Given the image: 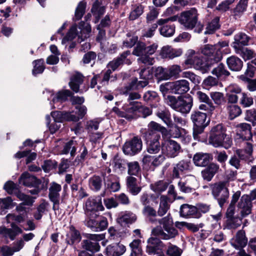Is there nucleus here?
<instances>
[{"instance_id": "39", "label": "nucleus", "mask_w": 256, "mask_h": 256, "mask_svg": "<svg viewBox=\"0 0 256 256\" xmlns=\"http://www.w3.org/2000/svg\"><path fill=\"white\" fill-rule=\"evenodd\" d=\"M91 12L96 18L95 23H97L102 16L104 14L105 7L102 5L100 2L96 0L92 4Z\"/></svg>"}, {"instance_id": "64", "label": "nucleus", "mask_w": 256, "mask_h": 256, "mask_svg": "<svg viewBox=\"0 0 256 256\" xmlns=\"http://www.w3.org/2000/svg\"><path fill=\"white\" fill-rule=\"evenodd\" d=\"M248 0H240L234 10L235 16L241 15L246 10Z\"/></svg>"}, {"instance_id": "40", "label": "nucleus", "mask_w": 256, "mask_h": 256, "mask_svg": "<svg viewBox=\"0 0 256 256\" xmlns=\"http://www.w3.org/2000/svg\"><path fill=\"white\" fill-rule=\"evenodd\" d=\"M126 186L128 190L134 196L137 195L141 190V188L138 185L137 179L132 176L127 177Z\"/></svg>"}, {"instance_id": "44", "label": "nucleus", "mask_w": 256, "mask_h": 256, "mask_svg": "<svg viewBox=\"0 0 256 256\" xmlns=\"http://www.w3.org/2000/svg\"><path fill=\"white\" fill-rule=\"evenodd\" d=\"M158 117L160 118L168 126L172 127L173 123L169 110L166 108L158 109L156 112Z\"/></svg>"}, {"instance_id": "56", "label": "nucleus", "mask_w": 256, "mask_h": 256, "mask_svg": "<svg viewBox=\"0 0 256 256\" xmlns=\"http://www.w3.org/2000/svg\"><path fill=\"white\" fill-rule=\"evenodd\" d=\"M148 130L146 132H150L151 134L156 133V132H153V130L160 132L164 134H166L168 132V130L166 128L154 122H150L148 124Z\"/></svg>"}, {"instance_id": "33", "label": "nucleus", "mask_w": 256, "mask_h": 256, "mask_svg": "<svg viewBox=\"0 0 256 256\" xmlns=\"http://www.w3.org/2000/svg\"><path fill=\"white\" fill-rule=\"evenodd\" d=\"M182 54L181 49H174L169 46H164L160 51V54L162 58H173L180 56Z\"/></svg>"}, {"instance_id": "27", "label": "nucleus", "mask_w": 256, "mask_h": 256, "mask_svg": "<svg viewBox=\"0 0 256 256\" xmlns=\"http://www.w3.org/2000/svg\"><path fill=\"white\" fill-rule=\"evenodd\" d=\"M44 94L48 97V99L50 100L52 98L53 103L57 102H63L66 101L68 96L72 95V92L69 90H63L58 92L56 96L54 93L50 90H46L44 92Z\"/></svg>"}, {"instance_id": "43", "label": "nucleus", "mask_w": 256, "mask_h": 256, "mask_svg": "<svg viewBox=\"0 0 256 256\" xmlns=\"http://www.w3.org/2000/svg\"><path fill=\"white\" fill-rule=\"evenodd\" d=\"M136 82H132L129 85L126 86L124 90L123 94H124L128 95V102H134L136 100H138L140 98V95L136 92H129L131 90H136L134 88V84Z\"/></svg>"}, {"instance_id": "50", "label": "nucleus", "mask_w": 256, "mask_h": 256, "mask_svg": "<svg viewBox=\"0 0 256 256\" xmlns=\"http://www.w3.org/2000/svg\"><path fill=\"white\" fill-rule=\"evenodd\" d=\"M90 188L95 191H98L101 188L102 184V178L98 176H94L88 180Z\"/></svg>"}, {"instance_id": "14", "label": "nucleus", "mask_w": 256, "mask_h": 256, "mask_svg": "<svg viewBox=\"0 0 256 256\" xmlns=\"http://www.w3.org/2000/svg\"><path fill=\"white\" fill-rule=\"evenodd\" d=\"M142 142L138 136L125 142L123 146V151L126 154L134 156L138 153L142 149Z\"/></svg>"}, {"instance_id": "37", "label": "nucleus", "mask_w": 256, "mask_h": 256, "mask_svg": "<svg viewBox=\"0 0 256 256\" xmlns=\"http://www.w3.org/2000/svg\"><path fill=\"white\" fill-rule=\"evenodd\" d=\"M226 64L228 68L234 72L240 71L243 66L242 61L234 56L228 57L226 59Z\"/></svg>"}, {"instance_id": "1", "label": "nucleus", "mask_w": 256, "mask_h": 256, "mask_svg": "<svg viewBox=\"0 0 256 256\" xmlns=\"http://www.w3.org/2000/svg\"><path fill=\"white\" fill-rule=\"evenodd\" d=\"M208 142L214 147L222 146L226 149L230 148L232 144V138L227 136L226 130L221 124L212 128Z\"/></svg>"}, {"instance_id": "24", "label": "nucleus", "mask_w": 256, "mask_h": 256, "mask_svg": "<svg viewBox=\"0 0 256 256\" xmlns=\"http://www.w3.org/2000/svg\"><path fill=\"white\" fill-rule=\"evenodd\" d=\"M51 116L56 122H60L64 121L77 122L78 118L72 112L56 111L51 112Z\"/></svg>"}, {"instance_id": "6", "label": "nucleus", "mask_w": 256, "mask_h": 256, "mask_svg": "<svg viewBox=\"0 0 256 256\" xmlns=\"http://www.w3.org/2000/svg\"><path fill=\"white\" fill-rule=\"evenodd\" d=\"M180 23L186 29L192 30L198 22V12L195 8L182 12L179 18Z\"/></svg>"}, {"instance_id": "32", "label": "nucleus", "mask_w": 256, "mask_h": 256, "mask_svg": "<svg viewBox=\"0 0 256 256\" xmlns=\"http://www.w3.org/2000/svg\"><path fill=\"white\" fill-rule=\"evenodd\" d=\"M212 156L208 153L198 152L193 157L194 164L198 166H205L210 162Z\"/></svg>"}, {"instance_id": "35", "label": "nucleus", "mask_w": 256, "mask_h": 256, "mask_svg": "<svg viewBox=\"0 0 256 256\" xmlns=\"http://www.w3.org/2000/svg\"><path fill=\"white\" fill-rule=\"evenodd\" d=\"M83 80V76L80 72H76L71 76L69 86L74 92H78L79 91L80 86L82 83Z\"/></svg>"}, {"instance_id": "23", "label": "nucleus", "mask_w": 256, "mask_h": 256, "mask_svg": "<svg viewBox=\"0 0 256 256\" xmlns=\"http://www.w3.org/2000/svg\"><path fill=\"white\" fill-rule=\"evenodd\" d=\"M18 180L20 184L28 187L37 188L41 184L40 180L28 172L22 173Z\"/></svg>"}, {"instance_id": "57", "label": "nucleus", "mask_w": 256, "mask_h": 256, "mask_svg": "<svg viewBox=\"0 0 256 256\" xmlns=\"http://www.w3.org/2000/svg\"><path fill=\"white\" fill-rule=\"evenodd\" d=\"M253 98L248 94L242 92L240 96V104L244 108H248L252 105Z\"/></svg>"}, {"instance_id": "54", "label": "nucleus", "mask_w": 256, "mask_h": 256, "mask_svg": "<svg viewBox=\"0 0 256 256\" xmlns=\"http://www.w3.org/2000/svg\"><path fill=\"white\" fill-rule=\"evenodd\" d=\"M79 28L80 30V34L78 35V36L84 40L89 36L90 33L91 32V26L88 24L80 22Z\"/></svg>"}, {"instance_id": "4", "label": "nucleus", "mask_w": 256, "mask_h": 256, "mask_svg": "<svg viewBox=\"0 0 256 256\" xmlns=\"http://www.w3.org/2000/svg\"><path fill=\"white\" fill-rule=\"evenodd\" d=\"M84 208L86 216V218L98 217L99 214L98 212L104 210L102 197L100 196L90 197L86 200Z\"/></svg>"}, {"instance_id": "21", "label": "nucleus", "mask_w": 256, "mask_h": 256, "mask_svg": "<svg viewBox=\"0 0 256 256\" xmlns=\"http://www.w3.org/2000/svg\"><path fill=\"white\" fill-rule=\"evenodd\" d=\"M164 247V244L158 238H150L148 240L146 251L150 255L157 254L160 253Z\"/></svg>"}, {"instance_id": "62", "label": "nucleus", "mask_w": 256, "mask_h": 256, "mask_svg": "<svg viewBox=\"0 0 256 256\" xmlns=\"http://www.w3.org/2000/svg\"><path fill=\"white\" fill-rule=\"evenodd\" d=\"M78 36L76 32V25L72 26L66 36L62 39V43L64 44L68 41H71L74 40Z\"/></svg>"}, {"instance_id": "59", "label": "nucleus", "mask_w": 256, "mask_h": 256, "mask_svg": "<svg viewBox=\"0 0 256 256\" xmlns=\"http://www.w3.org/2000/svg\"><path fill=\"white\" fill-rule=\"evenodd\" d=\"M13 206L12 200L10 196L6 198H0V213L2 214L6 210Z\"/></svg>"}, {"instance_id": "19", "label": "nucleus", "mask_w": 256, "mask_h": 256, "mask_svg": "<svg viewBox=\"0 0 256 256\" xmlns=\"http://www.w3.org/2000/svg\"><path fill=\"white\" fill-rule=\"evenodd\" d=\"M61 186L56 182H52L49 188L48 196L53 202L52 208L54 210L58 209L60 204V192L61 190Z\"/></svg>"}, {"instance_id": "38", "label": "nucleus", "mask_w": 256, "mask_h": 256, "mask_svg": "<svg viewBox=\"0 0 256 256\" xmlns=\"http://www.w3.org/2000/svg\"><path fill=\"white\" fill-rule=\"evenodd\" d=\"M81 240V236L78 230L71 226L66 235V242L68 244L72 245L78 243Z\"/></svg>"}, {"instance_id": "15", "label": "nucleus", "mask_w": 256, "mask_h": 256, "mask_svg": "<svg viewBox=\"0 0 256 256\" xmlns=\"http://www.w3.org/2000/svg\"><path fill=\"white\" fill-rule=\"evenodd\" d=\"M193 105V99L191 96L186 94L184 96H178V102L175 110L183 114H188Z\"/></svg>"}, {"instance_id": "9", "label": "nucleus", "mask_w": 256, "mask_h": 256, "mask_svg": "<svg viewBox=\"0 0 256 256\" xmlns=\"http://www.w3.org/2000/svg\"><path fill=\"white\" fill-rule=\"evenodd\" d=\"M144 138L147 143V152L150 154H156L160 150V136L158 133L146 132Z\"/></svg>"}, {"instance_id": "36", "label": "nucleus", "mask_w": 256, "mask_h": 256, "mask_svg": "<svg viewBox=\"0 0 256 256\" xmlns=\"http://www.w3.org/2000/svg\"><path fill=\"white\" fill-rule=\"evenodd\" d=\"M126 250V246L120 243L114 246H108L106 250V254L112 256H120Z\"/></svg>"}, {"instance_id": "41", "label": "nucleus", "mask_w": 256, "mask_h": 256, "mask_svg": "<svg viewBox=\"0 0 256 256\" xmlns=\"http://www.w3.org/2000/svg\"><path fill=\"white\" fill-rule=\"evenodd\" d=\"M190 162L186 160H181L176 164L173 169L172 176L174 177L178 178L184 172L190 168Z\"/></svg>"}, {"instance_id": "34", "label": "nucleus", "mask_w": 256, "mask_h": 256, "mask_svg": "<svg viewBox=\"0 0 256 256\" xmlns=\"http://www.w3.org/2000/svg\"><path fill=\"white\" fill-rule=\"evenodd\" d=\"M24 242L22 239L16 242L12 248L4 246L2 248L1 250L4 256H10L14 254V252L20 251L24 246Z\"/></svg>"}, {"instance_id": "42", "label": "nucleus", "mask_w": 256, "mask_h": 256, "mask_svg": "<svg viewBox=\"0 0 256 256\" xmlns=\"http://www.w3.org/2000/svg\"><path fill=\"white\" fill-rule=\"evenodd\" d=\"M141 106L140 104L138 102H130L129 104H124L122 106V110L126 114V118H129L132 117V114L138 110Z\"/></svg>"}, {"instance_id": "58", "label": "nucleus", "mask_w": 256, "mask_h": 256, "mask_svg": "<svg viewBox=\"0 0 256 256\" xmlns=\"http://www.w3.org/2000/svg\"><path fill=\"white\" fill-rule=\"evenodd\" d=\"M220 18L218 16H215L214 19L208 22L204 34H212L220 28Z\"/></svg>"}, {"instance_id": "45", "label": "nucleus", "mask_w": 256, "mask_h": 256, "mask_svg": "<svg viewBox=\"0 0 256 256\" xmlns=\"http://www.w3.org/2000/svg\"><path fill=\"white\" fill-rule=\"evenodd\" d=\"M212 74L216 76L218 78L223 79L228 76L230 72L227 70L225 66L222 64H219L212 71Z\"/></svg>"}, {"instance_id": "48", "label": "nucleus", "mask_w": 256, "mask_h": 256, "mask_svg": "<svg viewBox=\"0 0 256 256\" xmlns=\"http://www.w3.org/2000/svg\"><path fill=\"white\" fill-rule=\"evenodd\" d=\"M242 218L238 216L227 218L226 222V227L229 230H236L241 226Z\"/></svg>"}, {"instance_id": "52", "label": "nucleus", "mask_w": 256, "mask_h": 256, "mask_svg": "<svg viewBox=\"0 0 256 256\" xmlns=\"http://www.w3.org/2000/svg\"><path fill=\"white\" fill-rule=\"evenodd\" d=\"M141 240H134L130 244L131 249L130 256H139L142 254V251L140 246Z\"/></svg>"}, {"instance_id": "55", "label": "nucleus", "mask_w": 256, "mask_h": 256, "mask_svg": "<svg viewBox=\"0 0 256 256\" xmlns=\"http://www.w3.org/2000/svg\"><path fill=\"white\" fill-rule=\"evenodd\" d=\"M49 204L44 200H42L40 205L37 208V211L34 214V218L39 220L42 218L43 214L48 210Z\"/></svg>"}, {"instance_id": "12", "label": "nucleus", "mask_w": 256, "mask_h": 256, "mask_svg": "<svg viewBox=\"0 0 256 256\" xmlns=\"http://www.w3.org/2000/svg\"><path fill=\"white\" fill-rule=\"evenodd\" d=\"M104 238L102 234H90L88 239L83 240L81 243V246L83 250L94 253L99 251L100 246L96 241L102 240Z\"/></svg>"}, {"instance_id": "22", "label": "nucleus", "mask_w": 256, "mask_h": 256, "mask_svg": "<svg viewBox=\"0 0 256 256\" xmlns=\"http://www.w3.org/2000/svg\"><path fill=\"white\" fill-rule=\"evenodd\" d=\"M250 37L243 32H239L234 36V42L232 43V46L235 52H240V48L248 45Z\"/></svg>"}, {"instance_id": "5", "label": "nucleus", "mask_w": 256, "mask_h": 256, "mask_svg": "<svg viewBox=\"0 0 256 256\" xmlns=\"http://www.w3.org/2000/svg\"><path fill=\"white\" fill-rule=\"evenodd\" d=\"M160 88L162 92L170 90L174 94H184L190 90L189 82L185 80L166 82L164 85H160Z\"/></svg>"}, {"instance_id": "3", "label": "nucleus", "mask_w": 256, "mask_h": 256, "mask_svg": "<svg viewBox=\"0 0 256 256\" xmlns=\"http://www.w3.org/2000/svg\"><path fill=\"white\" fill-rule=\"evenodd\" d=\"M228 181H220L210 186L212 194L217 200L218 204L222 208L229 197Z\"/></svg>"}, {"instance_id": "16", "label": "nucleus", "mask_w": 256, "mask_h": 256, "mask_svg": "<svg viewBox=\"0 0 256 256\" xmlns=\"http://www.w3.org/2000/svg\"><path fill=\"white\" fill-rule=\"evenodd\" d=\"M180 190L185 193L192 192L198 188V184L196 178L190 176L178 183Z\"/></svg>"}, {"instance_id": "20", "label": "nucleus", "mask_w": 256, "mask_h": 256, "mask_svg": "<svg viewBox=\"0 0 256 256\" xmlns=\"http://www.w3.org/2000/svg\"><path fill=\"white\" fill-rule=\"evenodd\" d=\"M10 228H6L5 226L0 227V234L5 238H8L14 240L17 236L22 233V230L14 222L10 224Z\"/></svg>"}, {"instance_id": "49", "label": "nucleus", "mask_w": 256, "mask_h": 256, "mask_svg": "<svg viewBox=\"0 0 256 256\" xmlns=\"http://www.w3.org/2000/svg\"><path fill=\"white\" fill-rule=\"evenodd\" d=\"M136 218L134 214L130 212H126L122 214L121 216L118 218V221L119 223L122 224H131L134 222Z\"/></svg>"}, {"instance_id": "10", "label": "nucleus", "mask_w": 256, "mask_h": 256, "mask_svg": "<svg viewBox=\"0 0 256 256\" xmlns=\"http://www.w3.org/2000/svg\"><path fill=\"white\" fill-rule=\"evenodd\" d=\"M84 224L86 226L94 232H100L106 230L108 226L107 218L100 216L97 218H86Z\"/></svg>"}, {"instance_id": "51", "label": "nucleus", "mask_w": 256, "mask_h": 256, "mask_svg": "<svg viewBox=\"0 0 256 256\" xmlns=\"http://www.w3.org/2000/svg\"><path fill=\"white\" fill-rule=\"evenodd\" d=\"M227 110L228 114V116L230 120H232L240 116L242 114L240 108L236 104H228Z\"/></svg>"}, {"instance_id": "18", "label": "nucleus", "mask_w": 256, "mask_h": 256, "mask_svg": "<svg viewBox=\"0 0 256 256\" xmlns=\"http://www.w3.org/2000/svg\"><path fill=\"white\" fill-rule=\"evenodd\" d=\"M202 52L208 56V60L212 64L220 61L222 58V54L215 50L214 46L206 45L202 49Z\"/></svg>"}, {"instance_id": "63", "label": "nucleus", "mask_w": 256, "mask_h": 256, "mask_svg": "<svg viewBox=\"0 0 256 256\" xmlns=\"http://www.w3.org/2000/svg\"><path fill=\"white\" fill-rule=\"evenodd\" d=\"M144 12V7L141 6H134L130 14V19L134 20L138 18Z\"/></svg>"}, {"instance_id": "31", "label": "nucleus", "mask_w": 256, "mask_h": 256, "mask_svg": "<svg viewBox=\"0 0 256 256\" xmlns=\"http://www.w3.org/2000/svg\"><path fill=\"white\" fill-rule=\"evenodd\" d=\"M180 215L184 218L188 216L198 218L200 216V213L198 212L197 208L188 204H184L181 206Z\"/></svg>"}, {"instance_id": "25", "label": "nucleus", "mask_w": 256, "mask_h": 256, "mask_svg": "<svg viewBox=\"0 0 256 256\" xmlns=\"http://www.w3.org/2000/svg\"><path fill=\"white\" fill-rule=\"evenodd\" d=\"M182 71L180 67L178 65H173L170 66L166 71L162 67H158L156 69V72L162 74L161 78L164 80H168L172 77H178Z\"/></svg>"}, {"instance_id": "17", "label": "nucleus", "mask_w": 256, "mask_h": 256, "mask_svg": "<svg viewBox=\"0 0 256 256\" xmlns=\"http://www.w3.org/2000/svg\"><path fill=\"white\" fill-rule=\"evenodd\" d=\"M152 232L154 235L158 236L166 240L175 238L178 234L174 226L164 228V230L160 227H157L152 230Z\"/></svg>"}, {"instance_id": "8", "label": "nucleus", "mask_w": 256, "mask_h": 256, "mask_svg": "<svg viewBox=\"0 0 256 256\" xmlns=\"http://www.w3.org/2000/svg\"><path fill=\"white\" fill-rule=\"evenodd\" d=\"M190 118L196 126L194 132V136L195 138L198 134L202 132L204 128L208 125L209 120L206 122V113L199 111L194 112L191 114Z\"/></svg>"}, {"instance_id": "30", "label": "nucleus", "mask_w": 256, "mask_h": 256, "mask_svg": "<svg viewBox=\"0 0 256 256\" xmlns=\"http://www.w3.org/2000/svg\"><path fill=\"white\" fill-rule=\"evenodd\" d=\"M219 169L220 166L218 164L213 162L210 164L202 171V178L208 182H210Z\"/></svg>"}, {"instance_id": "60", "label": "nucleus", "mask_w": 256, "mask_h": 256, "mask_svg": "<svg viewBox=\"0 0 256 256\" xmlns=\"http://www.w3.org/2000/svg\"><path fill=\"white\" fill-rule=\"evenodd\" d=\"M128 174L130 175L138 176L140 170L138 162H132L127 164Z\"/></svg>"}, {"instance_id": "26", "label": "nucleus", "mask_w": 256, "mask_h": 256, "mask_svg": "<svg viewBox=\"0 0 256 256\" xmlns=\"http://www.w3.org/2000/svg\"><path fill=\"white\" fill-rule=\"evenodd\" d=\"M130 55V52L129 50L123 52L120 57L110 62L108 64V67L110 68L112 70L114 71L124 63L130 64H131V62L130 60L128 58V56Z\"/></svg>"}, {"instance_id": "13", "label": "nucleus", "mask_w": 256, "mask_h": 256, "mask_svg": "<svg viewBox=\"0 0 256 256\" xmlns=\"http://www.w3.org/2000/svg\"><path fill=\"white\" fill-rule=\"evenodd\" d=\"M162 150L163 154L167 156L174 158L180 152V144L172 140H167L162 144Z\"/></svg>"}, {"instance_id": "7", "label": "nucleus", "mask_w": 256, "mask_h": 256, "mask_svg": "<svg viewBox=\"0 0 256 256\" xmlns=\"http://www.w3.org/2000/svg\"><path fill=\"white\" fill-rule=\"evenodd\" d=\"M236 135L234 140L238 146L241 142L250 140L252 138L251 126L247 123H241L236 126Z\"/></svg>"}, {"instance_id": "46", "label": "nucleus", "mask_w": 256, "mask_h": 256, "mask_svg": "<svg viewBox=\"0 0 256 256\" xmlns=\"http://www.w3.org/2000/svg\"><path fill=\"white\" fill-rule=\"evenodd\" d=\"M142 212L144 216L148 218L150 222L155 223L157 222L156 217L158 215V212L152 206L149 205L144 206L142 209Z\"/></svg>"}, {"instance_id": "28", "label": "nucleus", "mask_w": 256, "mask_h": 256, "mask_svg": "<svg viewBox=\"0 0 256 256\" xmlns=\"http://www.w3.org/2000/svg\"><path fill=\"white\" fill-rule=\"evenodd\" d=\"M252 203L248 195L242 196L238 203V208L242 209L240 214L242 217H245L251 212Z\"/></svg>"}, {"instance_id": "29", "label": "nucleus", "mask_w": 256, "mask_h": 256, "mask_svg": "<svg viewBox=\"0 0 256 256\" xmlns=\"http://www.w3.org/2000/svg\"><path fill=\"white\" fill-rule=\"evenodd\" d=\"M248 243V239L246 236L245 232L243 230H238L235 238L230 240L231 244L236 248L244 247Z\"/></svg>"}, {"instance_id": "53", "label": "nucleus", "mask_w": 256, "mask_h": 256, "mask_svg": "<svg viewBox=\"0 0 256 256\" xmlns=\"http://www.w3.org/2000/svg\"><path fill=\"white\" fill-rule=\"evenodd\" d=\"M78 144L76 141L71 140L66 142L62 150L63 154H68L70 152L71 156H73L76 154Z\"/></svg>"}, {"instance_id": "2", "label": "nucleus", "mask_w": 256, "mask_h": 256, "mask_svg": "<svg viewBox=\"0 0 256 256\" xmlns=\"http://www.w3.org/2000/svg\"><path fill=\"white\" fill-rule=\"evenodd\" d=\"M186 59L184 64L188 67L193 66L202 74L206 73L210 70L213 64L208 60L198 56L194 50H188L186 54Z\"/></svg>"}, {"instance_id": "61", "label": "nucleus", "mask_w": 256, "mask_h": 256, "mask_svg": "<svg viewBox=\"0 0 256 256\" xmlns=\"http://www.w3.org/2000/svg\"><path fill=\"white\" fill-rule=\"evenodd\" d=\"M34 65L32 72L33 75L36 76L38 74H42L44 69V61L43 60H38L34 62Z\"/></svg>"}, {"instance_id": "47", "label": "nucleus", "mask_w": 256, "mask_h": 256, "mask_svg": "<svg viewBox=\"0 0 256 256\" xmlns=\"http://www.w3.org/2000/svg\"><path fill=\"white\" fill-rule=\"evenodd\" d=\"M170 205L168 202V198L165 196L160 197V202L158 212V215L162 216L168 212L170 209Z\"/></svg>"}, {"instance_id": "11", "label": "nucleus", "mask_w": 256, "mask_h": 256, "mask_svg": "<svg viewBox=\"0 0 256 256\" xmlns=\"http://www.w3.org/2000/svg\"><path fill=\"white\" fill-rule=\"evenodd\" d=\"M178 19V16H174L167 18H160L157 21L158 26L160 27L159 29L160 34L165 37H170L175 32V26L174 24H168L169 21L174 22Z\"/></svg>"}]
</instances>
